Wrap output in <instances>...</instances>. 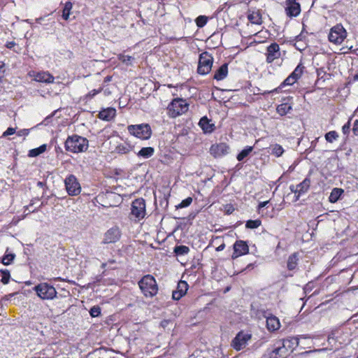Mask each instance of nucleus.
Returning <instances> with one entry per match:
<instances>
[{"label": "nucleus", "mask_w": 358, "mask_h": 358, "mask_svg": "<svg viewBox=\"0 0 358 358\" xmlns=\"http://www.w3.org/2000/svg\"><path fill=\"white\" fill-rule=\"evenodd\" d=\"M17 292H15V293H12V294H9L6 296L7 297V299H10L11 298H13L15 294H17Z\"/></svg>", "instance_id": "obj_61"}, {"label": "nucleus", "mask_w": 358, "mask_h": 358, "mask_svg": "<svg viewBox=\"0 0 358 358\" xmlns=\"http://www.w3.org/2000/svg\"><path fill=\"white\" fill-rule=\"evenodd\" d=\"M311 289H312V284H311V282H309V283L306 284V286L303 288L305 292L310 291Z\"/></svg>", "instance_id": "obj_55"}, {"label": "nucleus", "mask_w": 358, "mask_h": 358, "mask_svg": "<svg viewBox=\"0 0 358 358\" xmlns=\"http://www.w3.org/2000/svg\"><path fill=\"white\" fill-rule=\"evenodd\" d=\"M122 61L124 63H126L127 64H131V61L134 59V58L129 55H123L122 57Z\"/></svg>", "instance_id": "obj_48"}, {"label": "nucleus", "mask_w": 358, "mask_h": 358, "mask_svg": "<svg viewBox=\"0 0 358 358\" xmlns=\"http://www.w3.org/2000/svg\"><path fill=\"white\" fill-rule=\"evenodd\" d=\"M262 224V222L260 220H250L246 222L245 227L248 229H257Z\"/></svg>", "instance_id": "obj_39"}, {"label": "nucleus", "mask_w": 358, "mask_h": 358, "mask_svg": "<svg viewBox=\"0 0 358 358\" xmlns=\"http://www.w3.org/2000/svg\"><path fill=\"white\" fill-rule=\"evenodd\" d=\"M173 252L176 255H185L189 253V248L186 245H177L174 248Z\"/></svg>", "instance_id": "obj_32"}, {"label": "nucleus", "mask_w": 358, "mask_h": 358, "mask_svg": "<svg viewBox=\"0 0 358 358\" xmlns=\"http://www.w3.org/2000/svg\"><path fill=\"white\" fill-rule=\"evenodd\" d=\"M110 94V91H108V90H104V94H106V95H108V94Z\"/></svg>", "instance_id": "obj_63"}, {"label": "nucleus", "mask_w": 358, "mask_h": 358, "mask_svg": "<svg viewBox=\"0 0 358 358\" xmlns=\"http://www.w3.org/2000/svg\"><path fill=\"white\" fill-rule=\"evenodd\" d=\"M252 146H247L243 150H241L237 155L236 159L238 161L241 162L245 157H247L252 151Z\"/></svg>", "instance_id": "obj_29"}, {"label": "nucleus", "mask_w": 358, "mask_h": 358, "mask_svg": "<svg viewBox=\"0 0 358 358\" xmlns=\"http://www.w3.org/2000/svg\"><path fill=\"white\" fill-rule=\"evenodd\" d=\"M15 128H13V127H8L3 133V135L2 136L3 137H6L8 136H10V135H13L15 133Z\"/></svg>", "instance_id": "obj_47"}, {"label": "nucleus", "mask_w": 358, "mask_h": 358, "mask_svg": "<svg viewBox=\"0 0 358 358\" xmlns=\"http://www.w3.org/2000/svg\"><path fill=\"white\" fill-rule=\"evenodd\" d=\"M189 109V104L182 99H174L168 106V114L171 117H176L185 113Z\"/></svg>", "instance_id": "obj_4"}, {"label": "nucleus", "mask_w": 358, "mask_h": 358, "mask_svg": "<svg viewBox=\"0 0 358 358\" xmlns=\"http://www.w3.org/2000/svg\"><path fill=\"white\" fill-rule=\"evenodd\" d=\"M64 147L66 151L73 153H79L85 152L89 147L88 140L83 136L74 134L68 136Z\"/></svg>", "instance_id": "obj_2"}, {"label": "nucleus", "mask_w": 358, "mask_h": 358, "mask_svg": "<svg viewBox=\"0 0 358 358\" xmlns=\"http://www.w3.org/2000/svg\"><path fill=\"white\" fill-rule=\"evenodd\" d=\"M299 344L295 336L276 340L261 358H287Z\"/></svg>", "instance_id": "obj_1"}, {"label": "nucleus", "mask_w": 358, "mask_h": 358, "mask_svg": "<svg viewBox=\"0 0 358 358\" xmlns=\"http://www.w3.org/2000/svg\"><path fill=\"white\" fill-rule=\"evenodd\" d=\"M292 109V106L288 103H282L277 106V113L281 116L287 115Z\"/></svg>", "instance_id": "obj_28"}, {"label": "nucleus", "mask_w": 358, "mask_h": 358, "mask_svg": "<svg viewBox=\"0 0 358 358\" xmlns=\"http://www.w3.org/2000/svg\"><path fill=\"white\" fill-rule=\"evenodd\" d=\"M0 273L1 274V282L4 285L8 284L10 278L9 271L7 269H1Z\"/></svg>", "instance_id": "obj_41"}, {"label": "nucleus", "mask_w": 358, "mask_h": 358, "mask_svg": "<svg viewBox=\"0 0 358 358\" xmlns=\"http://www.w3.org/2000/svg\"><path fill=\"white\" fill-rule=\"evenodd\" d=\"M233 248L234 252L231 255V258L233 259H236V258L249 252V246L247 242L242 240L236 241L233 245Z\"/></svg>", "instance_id": "obj_14"}, {"label": "nucleus", "mask_w": 358, "mask_h": 358, "mask_svg": "<svg viewBox=\"0 0 358 358\" xmlns=\"http://www.w3.org/2000/svg\"><path fill=\"white\" fill-rule=\"evenodd\" d=\"M116 262L115 259H108L107 262L106 263H103L102 265H101V267L102 268H105L108 264H115Z\"/></svg>", "instance_id": "obj_53"}, {"label": "nucleus", "mask_w": 358, "mask_h": 358, "mask_svg": "<svg viewBox=\"0 0 358 358\" xmlns=\"http://www.w3.org/2000/svg\"><path fill=\"white\" fill-rule=\"evenodd\" d=\"M155 152V150L152 147H145L141 148L139 152L137 153L138 157H143L144 159H148L153 155Z\"/></svg>", "instance_id": "obj_27"}, {"label": "nucleus", "mask_w": 358, "mask_h": 358, "mask_svg": "<svg viewBox=\"0 0 358 358\" xmlns=\"http://www.w3.org/2000/svg\"><path fill=\"white\" fill-rule=\"evenodd\" d=\"M29 134V130L27 129H20L17 131V134L19 136H27Z\"/></svg>", "instance_id": "obj_51"}, {"label": "nucleus", "mask_w": 358, "mask_h": 358, "mask_svg": "<svg viewBox=\"0 0 358 358\" xmlns=\"http://www.w3.org/2000/svg\"><path fill=\"white\" fill-rule=\"evenodd\" d=\"M225 244L222 243L220 245H219L217 248H216V251H222L224 249Z\"/></svg>", "instance_id": "obj_60"}, {"label": "nucleus", "mask_w": 358, "mask_h": 358, "mask_svg": "<svg viewBox=\"0 0 358 358\" xmlns=\"http://www.w3.org/2000/svg\"><path fill=\"white\" fill-rule=\"evenodd\" d=\"M103 90V86L99 87V89L92 90V91L89 92L85 96L84 99L86 101L91 100L96 96V94H99Z\"/></svg>", "instance_id": "obj_40"}, {"label": "nucleus", "mask_w": 358, "mask_h": 358, "mask_svg": "<svg viewBox=\"0 0 358 358\" xmlns=\"http://www.w3.org/2000/svg\"><path fill=\"white\" fill-rule=\"evenodd\" d=\"M286 14L289 17H296L301 12V6L296 0H286Z\"/></svg>", "instance_id": "obj_17"}, {"label": "nucleus", "mask_w": 358, "mask_h": 358, "mask_svg": "<svg viewBox=\"0 0 358 358\" xmlns=\"http://www.w3.org/2000/svg\"><path fill=\"white\" fill-rule=\"evenodd\" d=\"M351 118L342 127V131L343 134L348 135L350 133L351 127Z\"/></svg>", "instance_id": "obj_45"}, {"label": "nucleus", "mask_w": 358, "mask_h": 358, "mask_svg": "<svg viewBox=\"0 0 358 358\" xmlns=\"http://www.w3.org/2000/svg\"><path fill=\"white\" fill-rule=\"evenodd\" d=\"M252 338V334L243 331H239L233 338L231 346L236 350L239 351L244 349L249 341Z\"/></svg>", "instance_id": "obj_8"}, {"label": "nucleus", "mask_w": 358, "mask_h": 358, "mask_svg": "<svg viewBox=\"0 0 358 358\" xmlns=\"http://www.w3.org/2000/svg\"><path fill=\"white\" fill-rule=\"evenodd\" d=\"M358 81V72L352 76V80L350 82H357Z\"/></svg>", "instance_id": "obj_59"}, {"label": "nucleus", "mask_w": 358, "mask_h": 358, "mask_svg": "<svg viewBox=\"0 0 358 358\" xmlns=\"http://www.w3.org/2000/svg\"><path fill=\"white\" fill-rule=\"evenodd\" d=\"M55 150H56V152H59H59H62V148L60 147H59V146L58 147H55Z\"/></svg>", "instance_id": "obj_62"}, {"label": "nucleus", "mask_w": 358, "mask_h": 358, "mask_svg": "<svg viewBox=\"0 0 358 358\" xmlns=\"http://www.w3.org/2000/svg\"><path fill=\"white\" fill-rule=\"evenodd\" d=\"M14 44H15V43H14L13 42V43H9L8 45H7V47H8V48H11V47H12Z\"/></svg>", "instance_id": "obj_64"}, {"label": "nucleus", "mask_w": 358, "mask_h": 358, "mask_svg": "<svg viewBox=\"0 0 358 358\" xmlns=\"http://www.w3.org/2000/svg\"><path fill=\"white\" fill-rule=\"evenodd\" d=\"M280 56V47L276 43H271L267 48L266 62L268 63L273 62L275 59Z\"/></svg>", "instance_id": "obj_16"}, {"label": "nucleus", "mask_w": 358, "mask_h": 358, "mask_svg": "<svg viewBox=\"0 0 358 358\" xmlns=\"http://www.w3.org/2000/svg\"><path fill=\"white\" fill-rule=\"evenodd\" d=\"M111 80H112V76H107L106 77L104 78L103 83H107L111 81Z\"/></svg>", "instance_id": "obj_58"}, {"label": "nucleus", "mask_w": 358, "mask_h": 358, "mask_svg": "<svg viewBox=\"0 0 358 358\" xmlns=\"http://www.w3.org/2000/svg\"><path fill=\"white\" fill-rule=\"evenodd\" d=\"M46 148H47L46 145L43 144V145L39 146L38 148L31 149L29 151L28 155H29V157H37L39 155L43 153L46 150Z\"/></svg>", "instance_id": "obj_30"}, {"label": "nucleus", "mask_w": 358, "mask_h": 358, "mask_svg": "<svg viewBox=\"0 0 358 358\" xmlns=\"http://www.w3.org/2000/svg\"><path fill=\"white\" fill-rule=\"evenodd\" d=\"M229 146L224 143L213 144L210 148V153L215 158L221 157L229 153Z\"/></svg>", "instance_id": "obj_15"}, {"label": "nucleus", "mask_w": 358, "mask_h": 358, "mask_svg": "<svg viewBox=\"0 0 358 358\" xmlns=\"http://www.w3.org/2000/svg\"><path fill=\"white\" fill-rule=\"evenodd\" d=\"M213 57L207 52L201 53L199 56L197 72L201 75L208 73L212 68Z\"/></svg>", "instance_id": "obj_7"}, {"label": "nucleus", "mask_w": 358, "mask_h": 358, "mask_svg": "<svg viewBox=\"0 0 358 358\" xmlns=\"http://www.w3.org/2000/svg\"><path fill=\"white\" fill-rule=\"evenodd\" d=\"M299 262V257H298V253L294 252L287 259V267L288 270L292 271L295 269L298 265Z\"/></svg>", "instance_id": "obj_26"}, {"label": "nucleus", "mask_w": 358, "mask_h": 358, "mask_svg": "<svg viewBox=\"0 0 358 358\" xmlns=\"http://www.w3.org/2000/svg\"><path fill=\"white\" fill-rule=\"evenodd\" d=\"M310 185V179L308 177H306L301 182L296 185H292L289 187V189L292 192L294 193L296 196V200H298L301 195L306 193Z\"/></svg>", "instance_id": "obj_13"}, {"label": "nucleus", "mask_w": 358, "mask_h": 358, "mask_svg": "<svg viewBox=\"0 0 358 358\" xmlns=\"http://www.w3.org/2000/svg\"><path fill=\"white\" fill-rule=\"evenodd\" d=\"M297 81L296 79H295L291 74L280 84V85L274 89L273 90L271 91H265L264 92H257V94H271L273 92H278L279 90L282 89L285 86L287 85H292L294 83H295Z\"/></svg>", "instance_id": "obj_23"}, {"label": "nucleus", "mask_w": 358, "mask_h": 358, "mask_svg": "<svg viewBox=\"0 0 358 358\" xmlns=\"http://www.w3.org/2000/svg\"><path fill=\"white\" fill-rule=\"evenodd\" d=\"M321 350H309V351H305L302 353L300 354V356L301 357H307L308 355L312 354V353H314V352H320Z\"/></svg>", "instance_id": "obj_52"}, {"label": "nucleus", "mask_w": 358, "mask_h": 358, "mask_svg": "<svg viewBox=\"0 0 358 358\" xmlns=\"http://www.w3.org/2000/svg\"><path fill=\"white\" fill-rule=\"evenodd\" d=\"M34 80L40 83H52L55 78L48 72L41 71L34 76Z\"/></svg>", "instance_id": "obj_21"}, {"label": "nucleus", "mask_w": 358, "mask_h": 358, "mask_svg": "<svg viewBox=\"0 0 358 358\" xmlns=\"http://www.w3.org/2000/svg\"><path fill=\"white\" fill-rule=\"evenodd\" d=\"M304 66L299 64L291 73V75L296 80H299L302 76Z\"/></svg>", "instance_id": "obj_37"}, {"label": "nucleus", "mask_w": 358, "mask_h": 358, "mask_svg": "<svg viewBox=\"0 0 358 358\" xmlns=\"http://www.w3.org/2000/svg\"><path fill=\"white\" fill-rule=\"evenodd\" d=\"M15 257V255L14 253L5 254L1 259L0 262L8 266L11 264Z\"/></svg>", "instance_id": "obj_33"}, {"label": "nucleus", "mask_w": 358, "mask_h": 358, "mask_svg": "<svg viewBox=\"0 0 358 358\" xmlns=\"http://www.w3.org/2000/svg\"><path fill=\"white\" fill-rule=\"evenodd\" d=\"M269 203V201L260 202L258 205L257 211L259 213H263L262 212V208H264L268 203Z\"/></svg>", "instance_id": "obj_49"}, {"label": "nucleus", "mask_w": 358, "mask_h": 358, "mask_svg": "<svg viewBox=\"0 0 358 358\" xmlns=\"http://www.w3.org/2000/svg\"><path fill=\"white\" fill-rule=\"evenodd\" d=\"M199 125L205 134H210L215 129V124L206 116L200 119Z\"/></svg>", "instance_id": "obj_19"}, {"label": "nucleus", "mask_w": 358, "mask_h": 358, "mask_svg": "<svg viewBox=\"0 0 358 358\" xmlns=\"http://www.w3.org/2000/svg\"><path fill=\"white\" fill-rule=\"evenodd\" d=\"M72 3L70 2V1H67L65 5H64V8L63 9V12H62V17L64 19V20H68L69 17V15H70V11L72 8Z\"/></svg>", "instance_id": "obj_36"}, {"label": "nucleus", "mask_w": 358, "mask_h": 358, "mask_svg": "<svg viewBox=\"0 0 358 358\" xmlns=\"http://www.w3.org/2000/svg\"><path fill=\"white\" fill-rule=\"evenodd\" d=\"M5 64L3 62L0 61V84L2 82V79L5 76Z\"/></svg>", "instance_id": "obj_46"}, {"label": "nucleus", "mask_w": 358, "mask_h": 358, "mask_svg": "<svg viewBox=\"0 0 358 358\" xmlns=\"http://www.w3.org/2000/svg\"><path fill=\"white\" fill-rule=\"evenodd\" d=\"M38 297L43 300H52L57 296L55 288L46 282H42L34 287Z\"/></svg>", "instance_id": "obj_6"}, {"label": "nucleus", "mask_w": 358, "mask_h": 358, "mask_svg": "<svg viewBox=\"0 0 358 358\" xmlns=\"http://www.w3.org/2000/svg\"><path fill=\"white\" fill-rule=\"evenodd\" d=\"M121 236L120 229L117 226L113 227L104 233L101 244L115 243L119 241Z\"/></svg>", "instance_id": "obj_11"}, {"label": "nucleus", "mask_w": 358, "mask_h": 358, "mask_svg": "<svg viewBox=\"0 0 358 358\" xmlns=\"http://www.w3.org/2000/svg\"><path fill=\"white\" fill-rule=\"evenodd\" d=\"M208 20V17H206L205 15H199L196 19L195 22H196L197 27L201 28L206 24Z\"/></svg>", "instance_id": "obj_42"}, {"label": "nucleus", "mask_w": 358, "mask_h": 358, "mask_svg": "<svg viewBox=\"0 0 358 358\" xmlns=\"http://www.w3.org/2000/svg\"><path fill=\"white\" fill-rule=\"evenodd\" d=\"M65 187L69 195L76 196L80 193L81 187L74 175H69L64 180Z\"/></svg>", "instance_id": "obj_10"}, {"label": "nucleus", "mask_w": 358, "mask_h": 358, "mask_svg": "<svg viewBox=\"0 0 358 358\" xmlns=\"http://www.w3.org/2000/svg\"><path fill=\"white\" fill-rule=\"evenodd\" d=\"M284 152V149L279 144H275L272 146L271 154L277 157H280Z\"/></svg>", "instance_id": "obj_38"}, {"label": "nucleus", "mask_w": 358, "mask_h": 358, "mask_svg": "<svg viewBox=\"0 0 358 358\" xmlns=\"http://www.w3.org/2000/svg\"><path fill=\"white\" fill-rule=\"evenodd\" d=\"M304 28L303 29L302 31L296 36V41H299L303 40V32Z\"/></svg>", "instance_id": "obj_56"}, {"label": "nucleus", "mask_w": 358, "mask_h": 358, "mask_svg": "<svg viewBox=\"0 0 358 358\" xmlns=\"http://www.w3.org/2000/svg\"><path fill=\"white\" fill-rule=\"evenodd\" d=\"M131 149V147L127 144H120L115 148V152L118 154H127Z\"/></svg>", "instance_id": "obj_34"}, {"label": "nucleus", "mask_w": 358, "mask_h": 358, "mask_svg": "<svg viewBox=\"0 0 358 358\" xmlns=\"http://www.w3.org/2000/svg\"><path fill=\"white\" fill-rule=\"evenodd\" d=\"M131 214L138 220L143 219L145 215V201L138 198L132 201Z\"/></svg>", "instance_id": "obj_12"}, {"label": "nucleus", "mask_w": 358, "mask_h": 358, "mask_svg": "<svg viewBox=\"0 0 358 358\" xmlns=\"http://www.w3.org/2000/svg\"><path fill=\"white\" fill-rule=\"evenodd\" d=\"M228 74V64H223L220 68L215 72L213 78L217 80H224Z\"/></svg>", "instance_id": "obj_24"}, {"label": "nucleus", "mask_w": 358, "mask_h": 358, "mask_svg": "<svg viewBox=\"0 0 358 358\" xmlns=\"http://www.w3.org/2000/svg\"><path fill=\"white\" fill-rule=\"evenodd\" d=\"M90 314L92 317H98L101 315V308L99 306H94L91 308Z\"/></svg>", "instance_id": "obj_44"}, {"label": "nucleus", "mask_w": 358, "mask_h": 358, "mask_svg": "<svg viewBox=\"0 0 358 358\" xmlns=\"http://www.w3.org/2000/svg\"><path fill=\"white\" fill-rule=\"evenodd\" d=\"M192 202V198L189 196L182 200L178 205L176 206V208H182L189 206Z\"/></svg>", "instance_id": "obj_43"}, {"label": "nucleus", "mask_w": 358, "mask_h": 358, "mask_svg": "<svg viewBox=\"0 0 358 358\" xmlns=\"http://www.w3.org/2000/svg\"><path fill=\"white\" fill-rule=\"evenodd\" d=\"M266 328L271 331H275L280 329V323L278 318L275 316L271 315L270 317H266Z\"/></svg>", "instance_id": "obj_22"}, {"label": "nucleus", "mask_w": 358, "mask_h": 358, "mask_svg": "<svg viewBox=\"0 0 358 358\" xmlns=\"http://www.w3.org/2000/svg\"><path fill=\"white\" fill-rule=\"evenodd\" d=\"M344 190L341 188L335 187L334 188L329 196V201L330 203H334L337 202L340 199L341 195L343 194Z\"/></svg>", "instance_id": "obj_25"}, {"label": "nucleus", "mask_w": 358, "mask_h": 358, "mask_svg": "<svg viewBox=\"0 0 358 358\" xmlns=\"http://www.w3.org/2000/svg\"><path fill=\"white\" fill-rule=\"evenodd\" d=\"M255 263H251V264H249L246 268H245V270H248V271H250V270H252L255 268Z\"/></svg>", "instance_id": "obj_57"}, {"label": "nucleus", "mask_w": 358, "mask_h": 358, "mask_svg": "<svg viewBox=\"0 0 358 358\" xmlns=\"http://www.w3.org/2000/svg\"><path fill=\"white\" fill-rule=\"evenodd\" d=\"M116 115V110L114 108H107L101 110L98 115L99 119L105 121L112 120Z\"/></svg>", "instance_id": "obj_20"}, {"label": "nucleus", "mask_w": 358, "mask_h": 358, "mask_svg": "<svg viewBox=\"0 0 358 358\" xmlns=\"http://www.w3.org/2000/svg\"><path fill=\"white\" fill-rule=\"evenodd\" d=\"M188 287L189 285L186 281L180 280L176 289L173 291L172 299L176 301L180 300L187 293Z\"/></svg>", "instance_id": "obj_18"}, {"label": "nucleus", "mask_w": 358, "mask_h": 358, "mask_svg": "<svg viewBox=\"0 0 358 358\" xmlns=\"http://www.w3.org/2000/svg\"><path fill=\"white\" fill-rule=\"evenodd\" d=\"M248 18L252 24H261L262 23V17L259 13L249 14Z\"/></svg>", "instance_id": "obj_31"}, {"label": "nucleus", "mask_w": 358, "mask_h": 358, "mask_svg": "<svg viewBox=\"0 0 358 358\" xmlns=\"http://www.w3.org/2000/svg\"><path fill=\"white\" fill-rule=\"evenodd\" d=\"M338 134L336 131H330L324 135L326 141L329 143H333L338 138Z\"/></svg>", "instance_id": "obj_35"}, {"label": "nucleus", "mask_w": 358, "mask_h": 358, "mask_svg": "<svg viewBox=\"0 0 358 358\" xmlns=\"http://www.w3.org/2000/svg\"><path fill=\"white\" fill-rule=\"evenodd\" d=\"M127 130L130 134L141 140H148L152 135V129L148 124L129 125Z\"/></svg>", "instance_id": "obj_5"}, {"label": "nucleus", "mask_w": 358, "mask_h": 358, "mask_svg": "<svg viewBox=\"0 0 358 358\" xmlns=\"http://www.w3.org/2000/svg\"><path fill=\"white\" fill-rule=\"evenodd\" d=\"M352 132L355 136H358V120H355L353 123Z\"/></svg>", "instance_id": "obj_50"}, {"label": "nucleus", "mask_w": 358, "mask_h": 358, "mask_svg": "<svg viewBox=\"0 0 358 358\" xmlns=\"http://www.w3.org/2000/svg\"><path fill=\"white\" fill-rule=\"evenodd\" d=\"M37 186L43 189L47 188L46 182L43 181H38Z\"/></svg>", "instance_id": "obj_54"}, {"label": "nucleus", "mask_w": 358, "mask_h": 358, "mask_svg": "<svg viewBox=\"0 0 358 358\" xmlns=\"http://www.w3.org/2000/svg\"><path fill=\"white\" fill-rule=\"evenodd\" d=\"M139 287L145 297H152L157 294L158 286L151 275H144L138 282Z\"/></svg>", "instance_id": "obj_3"}, {"label": "nucleus", "mask_w": 358, "mask_h": 358, "mask_svg": "<svg viewBox=\"0 0 358 358\" xmlns=\"http://www.w3.org/2000/svg\"><path fill=\"white\" fill-rule=\"evenodd\" d=\"M347 36L346 30L341 24L333 27L329 34V40L335 44H341Z\"/></svg>", "instance_id": "obj_9"}]
</instances>
